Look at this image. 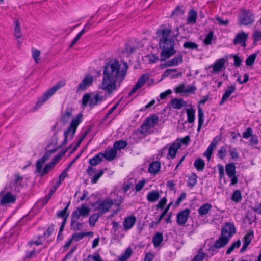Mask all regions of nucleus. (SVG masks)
I'll list each match as a JSON object with an SVG mask.
<instances>
[{
	"label": "nucleus",
	"instance_id": "13",
	"mask_svg": "<svg viewBox=\"0 0 261 261\" xmlns=\"http://www.w3.org/2000/svg\"><path fill=\"white\" fill-rule=\"evenodd\" d=\"M248 38V34L242 31L236 34L235 38L233 40L234 45L241 44L243 47L246 46V42Z\"/></svg>",
	"mask_w": 261,
	"mask_h": 261
},
{
	"label": "nucleus",
	"instance_id": "47",
	"mask_svg": "<svg viewBox=\"0 0 261 261\" xmlns=\"http://www.w3.org/2000/svg\"><path fill=\"white\" fill-rule=\"evenodd\" d=\"M100 214L99 213H96L92 215L89 218V225L91 226H94L96 222L98 220Z\"/></svg>",
	"mask_w": 261,
	"mask_h": 261
},
{
	"label": "nucleus",
	"instance_id": "44",
	"mask_svg": "<svg viewBox=\"0 0 261 261\" xmlns=\"http://www.w3.org/2000/svg\"><path fill=\"white\" fill-rule=\"evenodd\" d=\"M242 199V196L241 192L238 190H235L231 197V200L236 202H240Z\"/></svg>",
	"mask_w": 261,
	"mask_h": 261
},
{
	"label": "nucleus",
	"instance_id": "54",
	"mask_svg": "<svg viewBox=\"0 0 261 261\" xmlns=\"http://www.w3.org/2000/svg\"><path fill=\"white\" fill-rule=\"evenodd\" d=\"M254 43L261 40V31H255L252 34Z\"/></svg>",
	"mask_w": 261,
	"mask_h": 261
},
{
	"label": "nucleus",
	"instance_id": "1",
	"mask_svg": "<svg viewBox=\"0 0 261 261\" xmlns=\"http://www.w3.org/2000/svg\"><path fill=\"white\" fill-rule=\"evenodd\" d=\"M128 67L127 63H120L116 60H112L107 62L103 67L101 89L109 94L115 91L117 82L120 83L124 79Z\"/></svg>",
	"mask_w": 261,
	"mask_h": 261
},
{
	"label": "nucleus",
	"instance_id": "31",
	"mask_svg": "<svg viewBox=\"0 0 261 261\" xmlns=\"http://www.w3.org/2000/svg\"><path fill=\"white\" fill-rule=\"evenodd\" d=\"M160 197V196L158 191L152 190L148 193L147 199L150 202H154L159 199Z\"/></svg>",
	"mask_w": 261,
	"mask_h": 261
},
{
	"label": "nucleus",
	"instance_id": "30",
	"mask_svg": "<svg viewBox=\"0 0 261 261\" xmlns=\"http://www.w3.org/2000/svg\"><path fill=\"white\" fill-rule=\"evenodd\" d=\"M13 24L14 25V36L16 39H19L22 36L20 23L18 19H15L14 20Z\"/></svg>",
	"mask_w": 261,
	"mask_h": 261
},
{
	"label": "nucleus",
	"instance_id": "59",
	"mask_svg": "<svg viewBox=\"0 0 261 261\" xmlns=\"http://www.w3.org/2000/svg\"><path fill=\"white\" fill-rule=\"evenodd\" d=\"M196 90V87L194 85H188L186 87L185 93L190 94L194 93Z\"/></svg>",
	"mask_w": 261,
	"mask_h": 261
},
{
	"label": "nucleus",
	"instance_id": "15",
	"mask_svg": "<svg viewBox=\"0 0 261 261\" xmlns=\"http://www.w3.org/2000/svg\"><path fill=\"white\" fill-rule=\"evenodd\" d=\"M225 59L221 58L216 61L214 64L211 65L209 68H213V73H219L225 68Z\"/></svg>",
	"mask_w": 261,
	"mask_h": 261
},
{
	"label": "nucleus",
	"instance_id": "7",
	"mask_svg": "<svg viewBox=\"0 0 261 261\" xmlns=\"http://www.w3.org/2000/svg\"><path fill=\"white\" fill-rule=\"evenodd\" d=\"M103 100V96L99 94H85L82 98V105L85 107L89 103L90 107L93 108Z\"/></svg>",
	"mask_w": 261,
	"mask_h": 261
},
{
	"label": "nucleus",
	"instance_id": "5",
	"mask_svg": "<svg viewBox=\"0 0 261 261\" xmlns=\"http://www.w3.org/2000/svg\"><path fill=\"white\" fill-rule=\"evenodd\" d=\"M65 85L64 81H60L58 82L55 86L48 89L42 95V97L40 98L37 103L36 106L38 107H40L44 102L47 100L54 94L61 87Z\"/></svg>",
	"mask_w": 261,
	"mask_h": 261
},
{
	"label": "nucleus",
	"instance_id": "10",
	"mask_svg": "<svg viewBox=\"0 0 261 261\" xmlns=\"http://www.w3.org/2000/svg\"><path fill=\"white\" fill-rule=\"evenodd\" d=\"M90 212V208L86 204H82L80 207L76 208L72 214L71 217L75 219H80V217H87Z\"/></svg>",
	"mask_w": 261,
	"mask_h": 261
},
{
	"label": "nucleus",
	"instance_id": "26",
	"mask_svg": "<svg viewBox=\"0 0 261 261\" xmlns=\"http://www.w3.org/2000/svg\"><path fill=\"white\" fill-rule=\"evenodd\" d=\"M103 155H102V153L100 152L97 154H96L92 158H91L89 160L88 163L90 165L91 167L95 166L99 164H100L103 160Z\"/></svg>",
	"mask_w": 261,
	"mask_h": 261
},
{
	"label": "nucleus",
	"instance_id": "27",
	"mask_svg": "<svg viewBox=\"0 0 261 261\" xmlns=\"http://www.w3.org/2000/svg\"><path fill=\"white\" fill-rule=\"evenodd\" d=\"M236 89V88L234 84L229 87L228 89H227L223 94L222 99L220 102V105H223L224 102L229 98L230 95L235 91Z\"/></svg>",
	"mask_w": 261,
	"mask_h": 261
},
{
	"label": "nucleus",
	"instance_id": "25",
	"mask_svg": "<svg viewBox=\"0 0 261 261\" xmlns=\"http://www.w3.org/2000/svg\"><path fill=\"white\" fill-rule=\"evenodd\" d=\"M117 154V151L113 148H110L109 150H107L105 153H102L103 158L109 161L113 160Z\"/></svg>",
	"mask_w": 261,
	"mask_h": 261
},
{
	"label": "nucleus",
	"instance_id": "33",
	"mask_svg": "<svg viewBox=\"0 0 261 261\" xmlns=\"http://www.w3.org/2000/svg\"><path fill=\"white\" fill-rule=\"evenodd\" d=\"M197 17V13L196 11H195L194 10H190L188 13L187 23L188 24H193L195 23L196 21Z\"/></svg>",
	"mask_w": 261,
	"mask_h": 261
},
{
	"label": "nucleus",
	"instance_id": "36",
	"mask_svg": "<svg viewBox=\"0 0 261 261\" xmlns=\"http://www.w3.org/2000/svg\"><path fill=\"white\" fill-rule=\"evenodd\" d=\"M188 187L192 189L196 185L198 176L195 173H192L191 175L188 176Z\"/></svg>",
	"mask_w": 261,
	"mask_h": 261
},
{
	"label": "nucleus",
	"instance_id": "46",
	"mask_svg": "<svg viewBox=\"0 0 261 261\" xmlns=\"http://www.w3.org/2000/svg\"><path fill=\"white\" fill-rule=\"evenodd\" d=\"M70 203V202H68L66 206L63 210L59 211L57 213V216L58 217L64 218H65L66 216H67V217L69 216V214L67 213V211L68 210Z\"/></svg>",
	"mask_w": 261,
	"mask_h": 261
},
{
	"label": "nucleus",
	"instance_id": "51",
	"mask_svg": "<svg viewBox=\"0 0 261 261\" xmlns=\"http://www.w3.org/2000/svg\"><path fill=\"white\" fill-rule=\"evenodd\" d=\"M32 57L34 59L35 62L38 63L40 60L39 57L40 56V51L34 48L32 49Z\"/></svg>",
	"mask_w": 261,
	"mask_h": 261
},
{
	"label": "nucleus",
	"instance_id": "24",
	"mask_svg": "<svg viewBox=\"0 0 261 261\" xmlns=\"http://www.w3.org/2000/svg\"><path fill=\"white\" fill-rule=\"evenodd\" d=\"M218 141L215 138L209 145L206 151L204 152L203 155L207 158L208 161L210 160L213 150L215 147H216Z\"/></svg>",
	"mask_w": 261,
	"mask_h": 261
},
{
	"label": "nucleus",
	"instance_id": "48",
	"mask_svg": "<svg viewBox=\"0 0 261 261\" xmlns=\"http://www.w3.org/2000/svg\"><path fill=\"white\" fill-rule=\"evenodd\" d=\"M256 58V54L254 53L250 55L246 60V64L247 66L252 65Z\"/></svg>",
	"mask_w": 261,
	"mask_h": 261
},
{
	"label": "nucleus",
	"instance_id": "11",
	"mask_svg": "<svg viewBox=\"0 0 261 261\" xmlns=\"http://www.w3.org/2000/svg\"><path fill=\"white\" fill-rule=\"evenodd\" d=\"M236 233V229L233 224L226 223L222 229V236L228 237L229 240L232 235Z\"/></svg>",
	"mask_w": 261,
	"mask_h": 261
},
{
	"label": "nucleus",
	"instance_id": "29",
	"mask_svg": "<svg viewBox=\"0 0 261 261\" xmlns=\"http://www.w3.org/2000/svg\"><path fill=\"white\" fill-rule=\"evenodd\" d=\"M161 164L159 161H153L150 163L148 172L152 174H156L160 170Z\"/></svg>",
	"mask_w": 261,
	"mask_h": 261
},
{
	"label": "nucleus",
	"instance_id": "4",
	"mask_svg": "<svg viewBox=\"0 0 261 261\" xmlns=\"http://www.w3.org/2000/svg\"><path fill=\"white\" fill-rule=\"evenodd\" d=\"M255 22V15L249 9H242L238 17L239 25H251Z\"/></svg>",
	"mask_w": 261,
	"mask_h": 261
},
{
	"label": "nucleus",
	"instance_id": "62",
	"mask_svg": "<svg viewBox=\"0 0 261 261\" xmlns=\"http://www.w3.org/2000/svg\"><path fill=\"white\" fill-rule=\"evenodd\" d=\"M252 136V129L249 127L243 133V137L245 139H248Z\"/></svg>",
	"mask_w": 261,
	"mask_h": 261
},
{
	"label": "nucleus",
	"instance_id": "21",
	"mask_svg": "<svg viewBox=\"0 0 261 261\" xmlns=\"http://www.w3.org/2000/svg\"><path fill=\"white\" fill-rule=\"evenodd\" d=\"M229 240L228 239V237L221 234L220 237L215 241L213 246H212V250H214L213 249V247L215 248H221L224 247L227 244Z\"/></svg>",
	"mask_w": 261,
	"mask_h": 261
},
{
	"label": "nucleus",
	"instance_id": "64",
	"mask_svg": "<svg viewBox=\"0 0 261 261\" xmlns=\"http://www.w3.org/2000/svg\"><path fill=\"white\" fill-rule=\"evenodd\" d=\"M233 57L234 59V65L237 67H239L242 63L241 59L236 55H233Z\"/></svg>",
	"mask_w": 261,
	"mask_h": 261
},
{
	"label": "nucleus",
	"instance_id": "57",
	"mask_svg": "<svg viewBox=\"0 0 261 261\" xmlns=\"http://www.w3.org/2000/svg\"><path fill=\"white\" fill-rule=\"evenodd\" d=\"M93 81V78L92 76L90 75L86 76L82 80L83 84L85 83L88 86L92 84Z\"/></svg>",
	"mask_w": 261,
	"mask_h": 261
},
{
	"label": "nucleus",
	"instance_id": "19",
	"mask_svg": "<svg viewBox=\"0 0 261 261\" xmlns=\"http://www.w3.org/2000/svg\"><path fill=\"white\" fill-rule=\"evenodd\" d=\"M16 200V196L10 192H7L2 195L0 199V205H5L7 203H14Z\"/></svg>",
	"mask_w": 261,
	"mask_h": 261
},
{
	"label": "nucleus",
	"instance_id": "43",
	"mask_svg": "<svg viewBox=\"0 0 261 261\" xmlns=\"http://www.w3.org/2000/svg\"><path fill=\"white\" fill-rule=\"evenodd\" d=\"M90 234H92V232L76 233L72 235V239L74 241H79L84 237Z\"/></svg>",
	"mask_w": 261,
	"mask_h": 261
},
{
	"label": "nucleus",
	"instance_id": "49",
	"mask_svg": "<svg viewBox=\"0 0 261 261\" xmlns=\"http://www.w3.org/2000/svg\"><path fill=\"white\" fill-rule=\"evenodd\" d=\"M241 245L240 240H238L237 242L232 243L231 246L227 249L226 254H229L233 251L235 248H239Z\"/></svg>",
	"mask_w": 261,
	"mask_h": 261
},
{
	"label": "nucleus",
	"instance_id": "53",
	"mask_svg": "<svg viewBox=\"0 0 261 261\" xmlns=\"http://www.w3.org/2000/svg\"><path fill=\"white\" fill-rule=\"evenodd\" d=\"M174 91L176 93H185L186 86L184 84H181L174 89Z\"/></svg>",
	"mask_w": 261,
	"mask_h": 261
},
{
	"label": "nucleus",
	"instance_id": "55",
	"mask_svg": "<svg viewBox=\"0 0 261 261\" xmlns=\"http://www.w3.org/2000/svg\"><path fill=\"white\" fill-rule=\"evenodd\" d=\"M229 152L232 160H237L239 158V153L236 148H231Z\"/></svg>",
	"mask_w": 261,
	"mask_h": 261
},
{
	"label": "nucleus",
	"instance_id": "2",
	"mask_svg": "<svg viewBox=\"0 0 261 261\" xmlns=\"http://www.w3.org/2000/svg\"><path fill=\"white\" fill-rule=\"evenodd\" d=\"M176 33L174 34L170 29H164L162 31V38L160 40L159 45L162 51L160 54V61H164L169 58L176 53L174 49V40L169 35L173 34L174 36L179 34V28H176Z\"/></svg>",
	"mask_w": 261,
	"mask_h": 261
},
{
	"label": "nucleus",
	"instance_id": "6",
	"mask_svg": "<svg viewBox=\"0 0 261 261\" xmlns=\"http://www.w3.org/2000/svg\"><path fill=\"white\" fill-rule=\"evenodd\" d=\"M114 204V202L112 199L108 198L104 200L97 201L93 204L92 206L95 211H98V213L101 215L109 212Z\"/></svg>",
	"mask_w": 261,
	"mask_h": 261
},
{
	"label": "nucleus",
	"instance_id": "35",
	"mask_svg": "<svg viewBox=\"0 0 261 261\" xmlns=\"http://www.w3.org/2000/svg\"><path fill=\"white\" fill-rule=\"evenodd\" d=\"M212 207L211 204L209 203H204L198 210V214L201 216L205 215L209 212Z\"/></svg>",
	"mask_w": 261,
	"mask_h": 261
},
{
	"label": "nucleus",
	"instance_id": "16",
	"mask_svg": "<svg viewBox=\"0 0 261 261\" xmlns=\"http://www.w3.org/2000/svg\"><path fill=\"white\" fill-rule=\"evenodd\" d=\"M149 76L147 74H143L137 81L135 85L132 89L131 91L129 93V95H132L141 87H142L147 80L148 79Z\"/></svg>",
	"mask_w": 261,
	"mask_h": 261
},
{
	"label": "nucleus",
	"instance_id": "3",
	"mask_svg": "<svg viewBox=\"0 0 261 261\" xmlns=\"http://www.w3.org/2000/svg\"><path fill=\"white\" fill-rule=\"evenodd\" d=\"M82 114L79 113L75 118L73 119L70 123L69 126L64 133V139L62 145L66 144L68 140H71L74 135L76 129L82 121Z\"/></svg>",
	"mask_w": 261,
	"mask_h": 261
},
{
	"label": "nucleus",
	"instance_id": "42",
	"mask_svg": "<svg viewBox=\"0 0 261 261\" xmlns=\"http://www.w3.org/2000/svg\"><path fill=\"white\" fill-rule=\"evenodd\" d=\"M194 165L197 171H202L205 167V163L202 159L199 158L194 161Z\"/></svg>",
	"mask_w": 261,
	"mask_h": 261
},
{
	"label": "nucleus",
	"instance_id": "52",
	"mask_svg": "<svg viewBox=\"0 0 261 261\" xmlns=\"http://www.w3.org/2000/svg\"><path fill=\"white\" fill-rule=\"evenodd\" d=\"M213 32L212 31L210 32L205 38H204L203 42L205 45H210L212 43V40L213 37Z\"/></svg>",
	"mask_w": 261,
	"mask_h": 261
},
{
	"label": "nucleus",
	"instance_id": "34",
	"mask_svg": "<svg viewBox=\"0 0 261 261\" xmlns=\"http://www.w3.org/2000/svg\"><path fill=\"white\" fill-rule=\"evenodd\" d=\"M186 112L187 115V121L189 123H193L195 119V110L193 108L187 109Z\"/></svg>",
	"mask_w": 261,
	"mask_h": 261
},
{
	"label": "nucleus",
	"instance_id": "22",
	"mask_svg": "<svg viewBox=\"0 0 261 261\" xmlns=\"http://www.w3.org/2000/svg\"><path fill=\"white\" fill-rule=\"evenodd\" d=\"M54 152V150H49L47 151L45 153L44 155L41 158L39 159L37 161L36 163V168L40 171V167H42L44 164L45 163L46 161H47L50 156H51V154Z\"/></svg>",
	"mask_w": 261,
	"mask_h": 261
},
{
	"label": "nucleus",
	"instance_id": "50",
	"mask_svg": "<svg viewBox=\"0 0 261 261\" xmlns=\"http://www.w3.org/2000/svg\"><path fill=\"white\" fill-rule=\"evenodd\" d=\"M183 47L185 48L195 49L197 48L198 45L193 42L187 41L184 43Z\"/></svg>",
	"mask_w": 261,
	"mask_h": 261
},
{
	"label": "nucleus",
	"instance_id": "14",
	"mask_svg": "<svg viewBox=\"0 0 261 261\" xmlns=\"http://www.w3.org/2000/svg\"><path fill=\"white\" fill-rule=\"evenodd\" d=\"M190 210L186 208L177 215V222L179 225H184L190 216Z\"/></svg>",
	"mask_w": 261,
	"mask_h": 261
},
{
	"label": "nucleus",
	"instance_id": "38",
	"mask_svg": "<svg viewBox=\"0 0 261 261\" xmlns=\"http://www.w3.org/2000/svg\"><path fill=\"white\" fill-rule=\"evenodd\" d=\"M225 170L228 177H231L236 174V166L234 163L227 164L225 166Z\"/></svg>",
	"mask_w": 261,
	"mask_h": 261
},
{
	"label": "nucleus",
	"instance_id": "28",
	"mask_svg": "<svg viewBox=\"0 0 261 261\" xmlns=\"http://www.w3.org/2000/svg\"><path fill=\"white\" fill-rule=\"evenodd\" d=\"M138 48L137 43L134 40H131L127 42L125 44V51L130 54L135 51Z\"/></svg>",
	"mask_w": 261,
	"mask_h": 261
},
{
	"label": "nucleus",
	"instance_id": "20",
	"mask_svg": "<svg viewBox=\"0 0 261 261\" xmlns=\"http://www.w3.org/2000/svg\"><path fill=\"white\" fill-rule=\"evenodd\" d=\"M136 222V218L134 215L125 218L123 223L124 230H128L131 229L135 225Z\"/></svg>",
	"mask_w": 261,
	"mask_h": 261
},
{
	"label": "nucleus",
	"instance_id": "9",
	"mask_svg": "<svg viewBox=\"0 0 261 261\" xmlns=\"http://www.w3.org/2000/svg\"><path fill=\"white\" fill-rule=\"evenodd\" d=\"M86 172L89 176L91 177V182L94 184L97 182L105 172L103 169L97 170L96 168L89 166L86 170Z\"/></svg>",
	"mask_w": 261,
	"mask_h": 261
},
{
	"label": "nucleus",
	"instance_id": "8",
	"mask_svg": "<svg viewBox=\"0 0 261 261\" xmlns=\"http://www.w3.org/2000/svg\"><path fill=\"white\" fill-rule=\"evenodd\" d=\"M159 117L156 115H153L147 117L144 123L142 125L140 133L142 134H145L151 128L153 127L158 122Z\"/></svg>",
	"mask_w": 261,
	"mask_h": 261
},
{
	"label": "nucleus",
	"instance_id": "58",
	"mask_svg": "<svg viewBox=\"0 0 261 261\" xmlns=\"http://www.w3.org/2000/svg\"><path fill=\"white\" fill-rule=\"evenodd\" d=\"M226 150L224 146H222L219 150L218 155L219 158L223 159L226 155Z\"/></svg>",
	"mask_w": 261,
	"mask_h": 261
},
{
	"label": "nucleus",
	"instance_id": "23",
	"mask_svg": "<svg viewBox=\"0 0 261 261\" xmlns=\"http://www.w3.org/2000/svg\"><path fill=\"white\" fill-rule=\"evenodd\" d=\"M171 105L173 109H180L187 106V102L182 98H173L171 100Z\"/></svg>",
	"mask_w": 261,
	"mask_h": 261
},
{
	"label": "nucleus",
	"instance_id": "40",
	"mask_svg": "<svg viewBox=\"0 0 261 261\" xmlns=\"http://www.w3.org/2000/svg\"><path fill=\"white\" fill-rule=\"evenodd\" d=\"M127 145L126 141L123 140H120L116 141L114 143L113 147L117 151V150H121L125 148Z\"/></svg>",
	"mask_w": 261,
	"mask_h": 261
},
{
	"label": "nucleus",
	"instance_id": "63",
	"mask_svg": "<svg viewBox=\"0 0 261 261\" xmlns=\"http://www.w3.org/2000/svg\"><path fill=\"white\" fill-rule=\"evenodd\" d=\"M176 69H168L166 70L162 74V77H166L169 76L171 73L176 72Z\"/></svg>",
	"mask_w": 261,
	"mask_h": 261
},
{
	"label": "nucleus",
	"instance_id": "45",
	"mask_svg": "<svg viewBox=\"0 0 261 261\" xmlns=\"http://www.w3.org/2000/svg\"><path fill=\"white\" fill-rule=\"evenodd\" d=\"M72 116V111L69 110L68 109H66L64 114H63L62 116V121L65 124L67 123V122L69 121L70 118Z\"/></svg>",
	"mask_w": 261,
	"mask_h": 261
},
{
	"label": "nucleus",
	"instance_id": "18",
	"mask_svg": "<svg viewBox=\"0 0 261 261\" xmlns=\"http://www.w3.org/2000/svg\"><path fill=\"white\" fill-rule=\"evenodd\" d=\"M180 142L178 140H176L173 143L170 144L168 149V155L173 159L175 157L178 150L180 148Z\"/></svg>",
	"mask_w": 261,
	"mask_h": 261
},
{
	"label": "nucleus",
	"instance_id": "39",
	"mask_svg": "<svg viewBox=\"0 0 261 261\" xmlns=\"http://www.w3.org/2000/svg\"><path fill=\"white\" fill-rule=\"evenodd\" d=\"M163 240V233L158 232L153 236L152 239V243L154 247L159 246Z\"/></svg>",
	"mask_w": 261,
	"mask_h": 261
},
{
	"label": "nucleus",
	"instance_id": "12",
	"mask_svg": "<svg viewBox=\"0 0 261 261\" xmlns=\"http://www.w3.org/2000/svg\"><path fill=\"white\" fill-rule=\"evenodd\" d=\"M14 180L10 184L11 190L15 192H19L20 189L22 187V182L23 178L19 174L14 175Z\"/></svg>",
	"mask_w": 261,
	"mask_h": 261
},
{
	"label": "nucleus",
	"instance_id": "32",
	"mask_svg": "<svg viewBox=\"0 0 261 261\" xmlns=\"http://www.w3.org/2000/svg\"><path fill=\"white\" fill-rule=\"evenodd\" d=\"M54 166H55L53 165V163H49L45 166L43 169H42V167H41L40 171L38 170L36 168V172L39 174L40 176H43V175L48 173V172L54 167Z\"/></svg>",
	"mask_w": 261,
	"mask_h": 261
},
{
	"label": "nucleus",
	"instance_id": "60",
	"mask_svg": "<svg viewBox=\"0 0 261 261\" xmlns=\"http://www.w3.org/2000/svg\"><path fill=\"white\" fill-rule=\"evenodd\" d=\"M146 181L145 180H141L136 185L135 190L136 191L139 192L142 190L144 186Z\"/></svg>",
	"mask_w": 261,
	"mask_h": 261
},
{
	"label": "nucleus",
	"instance_id": "56",
	"mask_svg": "<svg viewBox=\"0 0 261 261\" xmlns=\"http://www.w3.org/2000/svg\"><path fill=\"white\" fill-rule=\"evenodd\" d=\"M253 237V232H250L247 233V234H246L244 237V243L249 245Z\"/></svg>",
	"mask_w": 261,
	"mask_h": 261
},
{
	"label": "nucleus",
	"instance_id": "61",
	"mask_svg": "<svg viewBox=\"0 0 261 261\" xmlns=\"http://www.w3.org/2000/svg\"><path fill=\"white\" fill-rule=\"evenodd\" d=\"M84 34H83V31H81L77 35L75 36V37L74 38V39L73 40V41H72L71 44L70 45L69 47H72L73 46H74L75 43H76V42L80 39L81 37L82 36V35Z\"/></svg>",
	"mask_w": 261,
	"mask_h": 261
},
{
	"label": "nucleus",
	"instance_id": "17",
	"mask_svg": "<svg viewBox=\"0 0 261 261\" xmlns=\"http://www.w3.org/2000/svg\"><path fill=\"white\" fill-rule=\"evenodd\" d=\"M183 62V56L179 53L177 56L165 62V67H173L178 66Z\"/></svg>",
	"mask_w": 261,
	"mask_h": 261
},
{
	"label": "nucleus",
	"instance_id": "37",
	"mask_svg": "<svg viewBox=\"0 0 261 261\" xmlns=\"http://www.w3.org/2000/svg\"><path fill=\"white\" fill-rule=\"evenodd\" d=\"M198 126L197 130L199 132L201 128V127L204 122V115L202 108L200 107L198 108Z\"/></svg>",
	"mask_w": 261,
	"mask_h": 261
},
{
	"label": "nucleus",
	"instance_id": "41",
	"mask_svg": "<svg viewBox=\"0 0 261 261\" xmlns=\"http://www.w3.org/2000/svg\"><path fill=\"white\" fill-rule=\"evenodd\" d=\"M79 219H75L71 217V227L74 230H80L83 228V224L78 222L77 220Z\"/></svg>",
	"mask_w": 261,
	"mask_h": 261
}]
</instances>
